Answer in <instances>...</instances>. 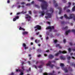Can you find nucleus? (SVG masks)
Instances as JSON below:
<instances>
[{
	"mask_svg": "<svg viewBox=\"0 0 75 75\" xmlns=\"http://www.w3.org/2000/svg\"><path fill=\"white\" fill-rule=\"evenodd\" d=\"M38 1L42 2V3L41 4V8L42 10H47V2L44 0H38Z\"/></svg>",
	"mask_w": 75,
	"mask_h": 75,
	"instance_id": "obj_1",
	"label": "nucleus"
},
{
	"mask_svg": "<svg viewBox=\"0 0 75 75\" xmlns=\"http://www.w3.org/2000/svg\"><path fill=\"white\" fill-rule=\"evenodd\" d=\"M64 17L66 19H71V18H74V17H75V15L74 14H71L70 15V17H68L67 16V14H65L64 15Z\"/></svg>",
	"mask_w": 75,
	"mask_h": 75,
	"instance_id": "obj_2",
	"label": "nucleus"
},
{
	"mask_svg": "<svg viewBox=\"0 0 75 75\" xmlns=\"http://www.w3.org/2000/svg\"><path fill=\"white\" fill-rule=\"evenodd\" d=\"M60 66L62 67V68L63 70L65 72H68V70L67 68H65L64 69V64L63 63H61L60 64Z\"/></svg>",
	"mask_w": 75,
	"mask_h": 75,
	"instance_id": "obj_3",
	"label": "nucleus"
},
{
	"mask_svg": "<svg viewBox=\"0 0 75 75\" xmlns=\"http://www.w3.org/2000/svg\"><path fill=\"white\" fill-rule=\"evenodd\" d=\"M34 28H37L35 29V31H37V30H41V27L40 25H37L34 27Z\"/></svg>",
	"mask_w": 75,
	"mask_h": 75,
	"instance_id": "obj_4",
	"label": "nucleus"
},
{
	"mask_svg": "<svg viewBox=\"0 0 75 75\" xmlns=\"http://www.w3.org/2000/svg\"><path fill=\"white\" fill-rule=\"evenodd\" d=\"M67 53V51H63V52L61 51H59V52L55 54V56H58L59 54H65Z\"/></svg>",
	"mask_w": 75,
	"mask_h": 75,
	"instance_id": "obj_5",
	"label": "nucleus"
},
{
	"mask_svg": "<svg viewBox=\"0 0 75 75\" xmlns=\"http://www.w3.org/2000/svg\"><path fill=\"white\" fill-rule=\"evenodd\" d=\"M51 64V62L50 61H49L48 63L46 64L47 66H50L51 68H53V67H54V64Z\"/></svg>",
	"mask_w": 75,
	"mask_h": 75,
	"instance_id": "obj_6",
	"label": "nucleus"
},
{
	"mask_svg": "<svg viewBox=\"0 0 75 75\" xmlns=\"http://www.w3.org/2000/svg\"><path fill=\"white\" fill-rule=\"evenodd\" d=\"M46 30H48L50 29V31L51 32L52 31V30L54 29V26H48L46 28Z\"/></svg>",
	"mask_w": 75,
	"mask_h": 75,
	"instance_id": "obj_7",
	"label": "nucleus"
},
{
	"mask_svg": "<svg viewBox=\"0 0 75 75\" xmlns=\"http://www.w3.org/2000/svg\"><path fill=\"white\" fill-rule=\"evenodd\" d=\"M55 73V71H53L52 72V73H49L48 74H47V73H45L43 74L44 75H56L55 74H54Z\"/></svg>",
	"mask_w": 75,
	"mask_h": 75,
	"instance_id": "obj_8",
	"label": "nucleus"
},
{
	"mask_svg": "<svg viewBox=\"0 0 75 75\" xmlns=\"http://www.w3.org/2000/svg\"><path fill=\"white\" fill-rule=\"evenodd\" d=\"M46 15H47V16H46L45 17L47 19L48 18H51V14L50 13H47Z\"/></svg>",
	"mask_w": 75,
	"mask_h": 75,
	"instance_id": "obj_9",
	"label": "nucleus"
},
{
	"mask_svg": "<svg viewBox=\"0 0 75 75\" xmlns=\"http://www.w3.org/2000/svg\"><path fill=\"white\" fill-rule=\"evenodd\" d=\"M26 16L27 17H25V18L26 19L29 18V19H28V21H29L30 20V19H31V16H29L28 14L26 15Z\"/></svg>",
	"mask_w": 75,
	"mask_h": 75,
	"instance_id": "obj_10",
	"label": "nucleus"
},
{
	"mask_svg": "<svg viewBox=\"0 0 75 75\" xmlns=\"http://www.w3.org/2000/svg\"><path fill=\"white\" fill-rule=\"evenodd\" d=\"M39 13H41V16H44V14H45V12L44 11H39Z\"/></svg>",
	"mask_w": 75,
	"mask_h": 75,
	"instance_id": "obj_11",
	"label": "nucleus"
},
{
	"mask_svg": "<svg viewBox=\"0 0 75 75\" xmlns=\"http://www.w3.org/2000/svg\"><path fill=\"white\" fill-rule=\"evenodd\" d=\"M58 9H59V14H61L62 12V8H61V7H59L58 8Z\"/></svg>",
	"mask_w": 75,
	"mask_h": 75,
	"instance_id": "obj_12",
	"label": "nucleus"
},
{
	"mask_svg": "<svg viewBox=\"0 0 75 75\" xmlns=\"http://www.w3.org/2000/svg\"><path fill=\"white\" fill-rule=\"evenodd\" d=\"M48 57L49 59H52V58H54V56L51 54H50L49 55Z\"/></svg>",
	"mask_w": 75,
	"mask_h": 75,
	"instance_id": "obj_13",
	"label": "nucleus"
},
{
	"mask_svg": "<svg viewBox=\"0 0 75 75\" xmlns=\"http://www.w3.org/2000/svg\"><path fill=\"white\" fill-rule=\"evenodd\" d=\"M25 4V3L24 2H21V4L22 5V6H21V7H22V8H24L25 6H24V4Z\"/></svg>",
	"mask_w": 75,
	"mask_h": 75,
	"instance_id": "obj_14",
	"label": "nucleus"
},
{
	"mask_svg": "<svg viewBox=\"0 0 75 75\" xmlns=\"http://www.w3.org/2000/svg\"><path fill=\"white\" fill-rule=\"evenodd\" d=\"M50 11L51 13H52L54 12V8H50Z\"/></svg>",
	"mask_w": 75,
	"mask_h": 75,
	"instance_id": "obj_15",
	"label": "nucleus"
},
{
	"mask_svg": "<svg viewBox=\"0 0 75 75\" xmlns=\"http://www.w3.org/2000/svg\"><path fill=\"white\" fill-rule=\"evenodd\" d=\"M53 1L54 3V4H55V7H57L58 6V4L57 3H56V1H55V0H53Z\"/></svg>",
	"mask_w": 75,
	"mask_h": 75,
	"instance_id": "obj_16",
	"label": "nucleus"
},
{
	"mask_svg": "<svg viewBox=\"0 0 75 75\" xmlns=\"http://www.w3.org/2000/svg\"><path fill=\"white\" fill-rule=\"evenodd\" d=\"M16 72H23V70H21V69H17L16 70Z\"/></svg>",
	"mask_w": 75,
	"mask_h": 75,
	"instance_id": "obj_17",
	"label": "nucleus"
},
{
	"mask_svg": "<svg viewBox=\"0 0 75 75\" xmlns=\"http://www.w3.org/2000/svg\"><path fill=\"white\" fill-rule=\"evenodd\" d=\"M28 32L26 31H24L23 32V35H25V34H28Z\"/></svg>",
	"mask_w": 75,
	"mask_h": 75,
	"instance_id": "obj_18",
	"label": "nucleus"
},
{
	"mask_svg": "<svg viewBox=\"0 0 75 75\" xmlns=\"http://www.w3.org/2000/svg\"><path fill=\"white\" fill-rule=\"evenodd\" d=\"M70 32L71 30H68V31H66V35H68V33H70Z\"/></svg>",
	"mask_w": 75,
	"mask_h": 75,
	"instance_id": "obj_19",
	"label": "nucleus"
},
{
	"mask_svg": "<svg viewBox=\"0 0 75 75\" xmlns=\"http://www.w3.org/2000/svg\"><path fill=\"white\" fill-rule=\"evenodd\" d=\"M40 40H35V42L36 44H38V43H39L40 42Z\"/></svg>",
	"mask_w": 75,
	"mask_h": 75,
	"instance_id": "obj_20",
	"label": "nucleus"
},
{
	"mask_svg": "<svg viewBox=\"0 0 75 75\" xmlns=\"http://www.w3.org/2000/svg\"><path fill=\"white\" fill-rule=\"evenodd\" d=\"M60 58L61 59H63V60H65V57H62V56H61L60 57Z\"/></svg>",
	"mask_w": 75,
	"mask_h": 75,
	"instance_id": "obj_21",
	"label": "nucleus"
},
{
	"mask_svg": "<svg viewBox=\"0 0 75 75\" xmlns=\"http://www.w3.org/2000/svg\"><path fill=\"white\" fill-rule=\"evenodd\" d=\"M68 29V26H66L65 28H62V30H67Z\"/></svg>",
	"mask_w": 75,
	"mask_h": 75,
	"instance_id": "obj_22",
	"label": "nucleus"
},
{
	"mask_svg": "<svg viewBox=\"0 0 75 75\" xmlns=\"http://www.w3.org/2000/svg\"><path fill=\"white\" fill-rule=\"evenodd\" d=\"M61 24H66V22L62 21L61 22Z\"/></svg>",
	"mask_w": 75,
	"mask_h": 75,
	"instance_id": "obj_23",
	"label": "nucleus"
},
{
	"mask_svg": "<svg viewBox=\"0 0 75 75\" xmlns=\"http://www.w3.org/2000/svg\"><path fill=\"white\" fill-rule=\"evenodd\" d=\"M35 6L36 7H37V8H40V6L37 5H35Z\"/></svg>",
	"mask_w": 75,
	"mask_h": 75,
	"instance_id": "obj_24",
	"label": "nucleus"
},
{
	"mask_svg": "<svg viewBox=\"0 0 75 75\" xmlns=\"http://www.w3.org/2000/svg\"><path fill=\"white\" fill-rule=\"evenodd\" d=\"M69 7H70V6H68L67 7H65L64 8V10H66V8H68Z\"/></svg>",
	"mask_w": 75,
	"mask_h": 75,
	"instance_id": "obj_25",
	"label": "nucleus"
},
{
	"mask_svg": "<svg viewBox=\"0 0 75 75\" xmlns=\"http://www.w3.org/2000/svg\"><path fill=\"white\" fill-rule=\"evenodd\" d=\"M37 52H41V49H38V50H37Z\"/></svg>",
	"mask_w": 75,
	"mask_h": 75,
	"instance_id": "obj_26",
	"label": "nucleus"
},
{
	"mask_svg": "<svg viewBox=\"0 0 75 75\" xmlns=\"http://www.w3.org/2000/svg\"><path fill=\"white\" fill-rule=\"evenodd\" d=\"M71 32H73V33H74L75 35V30L72 29L71 30Z\"/></svg>",
	"mask_w": 75,
	"mask_h": 75,
	"instance_id": "obj_27",
	"label": "nucleus"
},
{
	"mask_svg": "<svg viewBox=\"0 0 75 75\" xmlns=\"http://www.w3.org/2000/svg\"><path fill=\"white\" fill-rule=\"evenodd\" d=\"M75 10V6H74L72 9V11H74Z\"/></svg>",
	"mask_w": 75,
	"mask_h": 75,
	"instance_id": "obj_28",
	"label": "nucleus"
},
{
	"mask_svg": "<svg viewBox=\"0 0 75 75\" xmlns=\"http://www.w3.org/2000/svg\"><path fill=\"white\" fill-rule=\"evenodd\" d=\"M31 5V4L30 3H28L26 4V6H29Z\"/></svg>",
	"mask_w": 75,
	"mask_h": 75,
	"instance_id": "obj_29",
	"label": "nucleus"
},
{
	"mask_svg": "<svg viewBox=\"0 0 75 75\" xmlns=\"http://www.w3.org/2000/svg\"><path fill=\"white\" fill-rule=\"evenodd\" d=\"M22 45H23V47H26V44H25V43H23Z\"/></svg>",
	"mask_w": 75,
	"mask_h": 75,
	"instance_id": "obj_30",
	"label": "nucleus"
},
{
	"mask_svg": "<svg viewBox=\"0 0 75 75\" xmlns=\"http://www.w3.org/2000/svg\"><path fill=\"white\" fill-rule=\"evenodd\" d=\"M54 43L56 44V43H57V42L58 41L56 40H54Z\"/></svg>",
	"mask_w": 75,
	"mask_h": 75,
	"instance_id": "obj_31",
	"label": "nucleus"
},
{
	"mask_svg": "<svg viewBox=\"0 0 75 75\" xmlns=\"http://www.w3.org/2000/svg\"><path fill=\"white\" fill-rule=\"evenodd\" d=\"M62 1L63 2H64V3H67V1L65 0H62Z\"/></svg>",
	"mask_w": 75,
	"mask_h": 75,
	"instance_id": "obj_32",
	"label": "nucleus"
},
{
	"mask_svg": "<svg viewBox=\"0 0 75 75\" xmlns=\"http://www.w3.org/2000/svg\"><path fill=\"white\" fill-rule=\"evenodd\" d=\"M67 59L68 60H70V59H71V57H67Z\"/></svg>",
	"mask_w": 75,
	"mask_h": 75,
	"instance_id": "obj_33",
	"label": "nucleus"
},
{
	"mask_svg": "<svg viewBox=\"0 0 75 75\" xmlns=\"http://www.w3.org/2000/svg\"><path fill=\"white\" fill-rule=\"evenodd\" d=\"M22 69L23 70V72L25 70V69H24V66H23L22 67Z\"/></svg>",
	"mask_w": 75,
	"mask_h": 75,
	"instance_id": "obj_34",
	"label": "nucleus"
},
{
	"mask_svg": "<svg viewBox=\"0 0 75 75\" xmlns=\"http://www.w3.org/2000/svg\"><path fill=\"white\" fill-rule=\"evenodd\" d=\"M21 72L20 73V75H24V73H23V72Z\"/></svg>",
	"mask_w": 75,
	"mask_h": 75,
	"instance_id": "obj_35",
	"label": "nucleus"
},
{
	"mask_svg": "<svg viewBox=\"0 0 75 75\" xmlns=\"http://www.w3.org/2000/svg\"><path fill=\"white\" fill-rule=\"evenodd\" d=\"M56 47H58L59 46V44H57L56 45Z\"/></svg>",
	"mask_w": 75,
	"mask_h": 75,
	"instance_id": "obj_36",
	"label": "nucleus"
},
{
	"mask_svg": "<svg viewBox=\"0 0 75 75\" xmlns=\"http://www.w3.org/2000/svg\"><path fill=\"white\" fill-rule=\"evenodd\" d=\"M15 18L16 19V20L17 19H18V18H19V16H16L15 17Z\"/></svg>",
	"mask_w": 75,
	"mask_h": 75,
	"instance_id": "obj_37",
	"label": "nucleus"
},
{
	"mask_svg": "<svg viewBox=\"0 0 75 75\" xmlns=\"http://www.w3.org/2000/svg\"><path fill=\"white\" fill-rule=\"evenodd\" d=\"M68 50L69 52H71V48H70L68 49Z\"/></svg>",
	"mask_w": 75,
	"mask_h": 75,
	"instance_id": "obj_38",
	"label": "nucleus"
},
{
	"mask_svg": "<svg viewBox=\"0 0 75 75\" xmlns=\"http://www.w3.org/2000/svg\"><path fill=\"white\" fill-rule=\"evenodd\" d=\"M40 34V32H38L37 33H36V35H38V34Z\"/></svg>",
	"mask_w": 75,
	"mask_h": 75,
	"instance_id": "obj_39",
	"label": "nucleus"
},
{
	"mask_svg": "<svg viewBox=\"0 0 75 75\" xmlns=\"http://www.w3.org/2000/svg\"><path fill=\"white\" fill-rule=\"evenodd\" d=\"M71 65L72 66H73V65H74V67L75 68V64H74V63H72L71 64Z\"/></svg>",
	"mask_w": 75,
	"mask_h": 75,
	"instance_id": "obj_40",
	"label": "nucleus"
},
{
	"mask_svg": "<svg viewBox=\"0 0 75 75\" xmlns=\"http://www.w3.org/2000/svg\"><path fill=\"white\" fill-rule=\"evenodd\" d=\"M66 11L67 13H69V12L70 11V10L69 9H67V10Z\"/></svg>",
	"mask_w": 75,
	"mask_h": 75,
	"instance_id": "obj_41",
	"label": "nucleus"
},
{
	"mask_svg": "<svg viewBox=\"0 0 75 75\" xmlns=\"http://www.w3.org/2000/svg\"><path fill=\"white\" fill-rule=\"evenodd\" d=\"M63 42L64 43H65V42H66V40H65V39H64L63 40Z\"/></svg>",
	"mask_w": 75,
	"mask_h": 75,
	"instance_id": "obj_42",
	"label": "nucleus"
},
{
	"mask_svg": "<svg viewBox=\"0 0 75 75\" xmlns=\"http://www.w3.org/2000/svg\"><path fill=\"white\" fill-rule=\"evenodd\" d=\"M42 65H40L38 67L39 68H42Z\"/></svg>",
	"mask_w": 75,
	"mask_h": 75,
	"instance_id": "obj_43",
	"label": "nucleus"
},
{
	"mask_svg": "<svg viewBox=\"0 0 75 75\" xmlns=\"http://www.w3.org/2000/svg\"><path fill=\"white\" fill-rule=\"evenodd\" d=\"M55 67L57 69H59V67H57V66H55Z\"/></svg>",
	"mask_w": 75,
	"mask_h": 75,
	"instance_id": "obj_44",
	"label": "nucleus"
},
{
	"mask_svg": "<svg viewBox=\"0 0 75 75\" xmlns=\"http://www.w3.org/2000/svg\"><path fill=\"white\" fill-rule=\"evenodd\" d=\"M69 44L71 45V46H72V43L71 42H69Z\"/></svg>",
	"mask_w": 75,
	"mask_h": 75,
	"instance_id": "obj_45",
	"label": "nucleus"
},
{
	"mask_svg": "<svg viewBox=\"0 0 75 75\" xmlns=\"http://www.w3.org/2000/svg\"><path fill=\"white\" fill-rule=\"evenodd\" d=\"M28 47H26V46L25 47V50H26V49H28Z\"/></svg>",
	"mask_w": 75,
	"mask_h": 75,
	"instance_id": "obj_46",
	"label": "nucleus"
},
{
	"mask_svg": "<svg viewBox=\"0 0 75 75\" xmlns=\"http://www.w3.org/2000/svg\"><path fill=\"white\" fill-rule=\"evenodd\" d=\"M13 21H16V19L15 18H13Z\"/></svg>",
	"mask_w": 75,
	"mask_h": 75,
	"instance_id": "obj_47",
	"label": "nucleus"
},
{
	"mask_svg": "<svg viewBox=\"0 0 75 75\" xmlns=\"http://www.w3.org/2000/svg\"><path fill=\"white\" fill-rule=\"evenodd\" d=\"M22 65H23V64H24V62H22L21 63Z\"/></svg>",
	"mask_w": 75,
	"mask_h": 75,
	"instance_id": "obj_48",
	"label": "nucleus"
},
{
	"mask_svg": "<svg viewBox=\"0 0 75 75\" xmlns=\"http://www.w3.org/2000/svg\"><path fill=\"white\" fill-rule=\"evenodd\" d=\"M68 4L69 5L68 6H70H70H71V2H69L68 3Z\"/></svg>",
	"mask_w": 75,
	"mask_h": 75,
	"instance_id": "obj_49",
	"label": "nucleus"
},
{
	"mask_svg": "<svg viewBox=\"0 0 75 75\" xmlns=\"http://www.w3.org/2000/svg\"><path fill=\"white\" fill-rule=\"evenodd\" d=\"M22 13H23V14H25L27 13V11H25V12H23V11L22 12Z\"/></svg>",
	"mask_w": 75,
	"mask_h": 75,
	"instance_id": "obj_50",
	"label": "nucleus"
},
{
	"mask_svg": "<svg viewBox=\"0 0 75 75\" xmlns=\"http://www.w3.org/2000/svg\"><path fill=\"white\" fill-rule=\"evenodd\" d=\"M29 14H31V11H29Z\"/></svg>",
	"mask_w": 75,
	"mask_h": 75,
	"instance_id": "obj_51",
	"label": "nucleus"
},
{
	"mask_svg": "<svg viewBox=\"0 0 75 75\" xmlns=\"http://www.w3.org/2000/svg\"><path fill=\"white\" fill-rule=\"evenodd\" d=\"M34 67L35 68H36V69H37V66L35 65H34Z\"/></svg>",
	"mask_w": 75,
	"mask_h": 75,
	"instance_id": "obj_52",
	"label": "nucleus"
},
{
	"mask_svg": "<svg viewBox=\"0 0 75 75\" xmlns=\"http://www.w3.org/2000/svg\"><path fill=\"white\" fill-rule=\"evenodd\" d=\"M49 38H48V36H47L46 38V40H48Z\"/></svg>",
	"mask_w": 75,
	"mask_h": 75,
	"instance_id": "obj_53",
	"label": "nucleus"
},
{
	"mask_svg": "<svg viewBox=\"0 0 75 75\" xmlns=\"http://www.w3.org/2000/svg\"><path fill=\"white\" fill-rule=\"evenodd\" d=\"M33 39H34V38L33 37H31L30 38V40H32Z\"/></svg>",
	"mask_w": 75,
	"mask_h": 75,
	"instance_id": "obj_54",
	"label": "nucleus"
},
{
	"mask_svg": "<svg viewBox=\"0 0 75 75\" xmlns=\"http://www.w3.org/2000/svg\"><path fill=\"white\" fill-rule=\"evenodd\" d=\"M59 48H60V49L62 48V47H61L60 46H59Z\"/></svg>",
	"mask_w": 75,
	"mask_h": 75,
	"instance_id": "obj_55",
	"label": "nucleus"
},
{
	"mask_svg": "<svg viewBox=\"0 0 75 75\" xmlns=\"http://www.w3.org/2000/svg\"><path fill=\"white\" fill-rule=\"evenodd\" d=\"M63 16H61L60 17V18L61 19H62V18H63Z\"/></svg>",
	"mask_w": 75,
	"mask_h": 75,
	"instance_id": "obj_56",
	"label": "nucleus"
},
{
	"mask_svg": "<svg viewBox=\"0 0 75 75\" xmlns=\"http://www.w3.org/2000/svg\"><path fill=\"white\" fill-rule=\"evenodd\" d=\"M23 28H21V27H20L19 28V30H21Z\"/></svg>",
	"mask_w": 75,
	"mask_h": 75,
	"instance_id": "obj_57",
	"label": "nucleus"
},
{
	"mask_svg": "<svg viewBox=\"0 0 75 75\" xmlns=\"http://www.w3.org/2000/svg\"><path fill=\"white\" fill-rule=\"evenodd\" d=\"M44 55L45 57H47V54H44Z\"/></svg>",
	"mask_w": 75,
	"mask_h": 75,
	"instance_id": "obj_58",
	"label": "nucleus"
},
{
	"mask_svg": "<svg viewBox=\"0 0 75 75\" xmlns=\"http://www.w3.org/2000/svg\"><path fill=\"white\" fill-rule=\"evenodd\" d=\"M21 7V6H20V5H19L18 6V7L19 8H20Z\"/></svg>",
	"mask_w": 75,
	"mask_h": 75,
	"instance_id": "obj_59",
	"label": "nucleus"
},
{
	"mask_svg": "<svg viewBox=\"0 0 75 75\" xmlns=\"http://www.w3.org/2000/svg\"><path fill=\"white\" fill-rule=\"evenodd\" d=\"M32 62H35V61L34 60H32Z\"/></svg>",
	"mask_w": 75,
	"mask_h": 75,
	"instance_id": "obj_60",
	"label": "nucleus"
},
{
	"mask_svg": "<svg viewBox=\"0 0 75 75\" xmlns=\"http://www.w3.org/2000/svg\"><path fill=\"white\" fill-rule=\"evenodd\" d=\"M8 3H10V1L8 0L7 1Z\"/></svg>",
	"mask_w": 75,
	"mask_h": 75,
	"instance_id": "obj_61",
	"label": "nucleus"
},
{
	"mask_svg": "<svg viewBox=\"0 0 75 75\" xmlns=\"http://www.w3.org/2000/svg\"><path fill=\"white\" fill-rule=\"evenodd\" d=\"M72 59H75V57H72Z\"/></svg>",
	"mask_w": 75,
	"mask_h": 75,
	"instance_id": "obj_62",
	"label": "nucleus"
},
{
	"mask_svg": "<svg viewBox=\"0 0 75 75\" xmlns=\"http://www.w3.org/2000/svg\"><path fill=\"white\" fill-rule=\"evenodd\" d=\"M47 23L48 24H50V22H47Z\"/></svg>",
	"mask_w": 75,
	"mask_h": 75,
	"instance_id": "obj_63",
	"label": "nucleus"
},
{
	"mask_svg": "<svg viewBox=\"0 0 75 75\" xmlns=\"http://www.w3.org/2000/svg\"><path fill=\"white\" fill-rule=\"evenodd\" d=\"M34 1H32L31 2V4H34Z\"/></svg>",
	"mask_w": 75,
	"mask_h": 75,
	"instance_id": "obj_64",
	"label": "nucleus"
}]
</instances>
